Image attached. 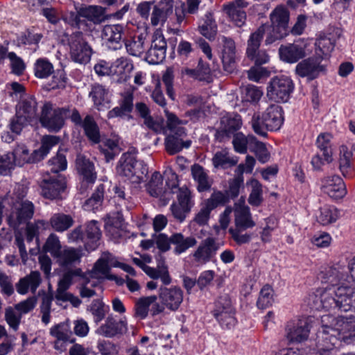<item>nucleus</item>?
Returning <instances> with one entry per match:
<instances>
[{"instance_id": "f257e3e1", "label": "nucleus", "mask_w": 355, "mask_h": 355, "mask_svg": "<svg viewBox=\"0 0 355 355\" xmlns=\"http://www.w3.org/2000/svg\"><path fill=\"white\" fill-rule=\"evenodd\" d=\"M62 19L70 27L80 30L73 33L68 38L71 59L80 64L88 63L93 51L83 31L92 32L96 25L104 22L107 19L106 8L101 6L81 5L76 7L75 12H69Z\"/></svg>"}, {"instance_id": "f03ea898", "label": "nucleus", "mask_w": 355, "mask_h": 355, "mask_svg": "<svg viewBox=\"0 0 355 355\" xmlns=\"http://www.w3.org/2000/svg\"><path fill=\"white\" fill-rule=\"evenodd\" d=\"M317 310H339L347 312L355 307V288L350 286L318 288L309 297Z\"/></svg>"}, {"instance_id": "7ed1b4c3", "label": "nucleus", "mask_w": 355, "mask_h": 355, "mask_svg": "<svg viewBox=\"0 0 355 355\" xmlns=\"http://www.w3.org/2000/svg\"><path fill=\"white\" fill-rule=\"evenodd\" d=\"M344 318H336L331 314L321 316V329L318 330L316 339V355H331L332 350L339 341L340 329Z\"/></svg>"}, {"instance_id": "20e7f679", "label": "nucleus", "mask_w": 355, "mask_h": 355, "mask_svg": "<svg viewBox=\"0 0 355 355\" xmlns=\"http://www.w3.org/2000/svg\"><path fill=\"white\" fill-rule=\"evenodd\" d=\"M101 235L100 223L93 220L85 223L84 227H76L67 236L69 243L83 246L85 250L90 252L98 248Z\"/></svg>"}, {"instance_id": "39448f33", "label": "nucleus", "mask_w": 355, "mask_h": 355, "mask_svg": "<svg viewBox=\"0 0 355 355\" xmlns=\"http://www.w3.org/2000/svg\"><path fill=\"white\" fill-rule=\"evenodd\" d=\"M40 115L35 98L33 96L24 97L16 106V114L10 121V128L12 132L19 134L28 123L38 120Z\"/></svg>"}, {"instance_id": "423d86ee", "label": "nucleus", "mask_w": 355, "mask_h": 355, "mask_svg": "<svg viewBox=\"0 0 355 355\" xmlns=\"http://www.w3.org/2000/svg\"><path fill=\"white\" fill-rule=\"evenodd\" d=\"M283 122V110L278 105H270L261 116L254 114L251 120L253 130L262 137L267 136V130H278Z\"/></svg>"}, {"instance_id": "0eeeda50", "label": "nucleus", "mask_w": 355, "mask_h": 355, "mask_svg": "<svg viewBox=\"0 0 355 355\" xmlns=\"http://www.w3.org/2000/svg\"><path fill=\"white\" fill-rule=\"evenodd\" d=\"M289 11L284 6H277L270 15L271 24H263L266 26V37L265 44H271L277 40H280L289 33Z\"/></svg>"}, {"instance_id": "6e6552de", "label": "nucleus", "mask_w": 355, "mask_h": 355, "mask_svg": "<svg viewBox=\"0 0 355 355\" xmlns=\"http://www.w3.org/2000/svg\"><path fill=\"white\" fill-rule=\"evenodd\" d=\"M69 114V106L53 108L51 103L46 102L42 107L38 119L42 127L51 132H57L64 126Z\"/></svg>"}, {"instance_id": "1a4fd4ad", "label": "nucleus", "mask_w": 355, "mask_h": 355, "mask_svg": "<svg viewBox=\"0 0 355 355\" xmlns=\"http://www.w3.org/2000/svg\"><path fill=\"white\" fill-rule=\"evenodd\" d=\"M211 313L223 329H231L237 323L236 309L230 297L227 294L220 295L217 299Z\"/></svg>"}, {"instance_id": "9d476101", "label": "nucleus", "mask_w": 355, "mask_h": 355, "mask_svg": "<svg viewBox=\"0 0 355 355\" xmlns=\"http://www.w3.org/2000/svg\"><path fill=\"white\" fill-rule=\"evenodd\" d=\"M266 26H260L250 34L247 42L246 55L257 66L267 63L270 59L265 50L259 49L261 42L266 34Z\"/></svg>"}, {"instance_id": "9b49d317", "label": "nucleus", "mask_w": 355, "mask_h": 355, "mask_svg": "<svg viewBox=\"0 0 355 355\" xmlns=\"http://www.w3.org/2000/svg\"><path fill=\"white\" fill-rule=\"evenodd\" d=\"M294 89L292 80L286 76L272 78L267 87V95L276 102L285 103L289 99Z\"/></svg>"}, {"instance_id": "f8f14e48", "label": "nucleus", "mask_w": 355, "mask_h": 355, "mask_svg": "<svg viewBox=\"0 0 355 355\" xmlns=\"http://www.w3.org/2000/svg\"><path fill=\"white\" fill-rule=\"evenodd\" d=\"M41 194L47 199L61 198L67 187L66 178L63 175H51L46 171L40 183Z\"/></svg>"}, {"instance_id": "ddd939ff", "label": "nucleus", "mask_w": 355, "mask_h": 355, "mask_svg": "<svg viewBox=\"0 0 355 355\" xmlns=\"http://www.w3.org/2000/svg\"><path fill=\"white\" fill-rule=\"evenodd\" d=\"M331 135L328 133H321L316 140V146L319 150L311 159V165L314 170L320 171L322 166L332 162L333 150Z\"/></svg>"}, {"instance_id": "4468645a", "label": "nucleus", "mask_w": 355, "mask_h": 355, "mask_svg": "<svg viewBox=\"0 0 355 355\" xmlns=\"http://www.w3.org/2000/svg\"><path fill=\"white\" fill-rule=\"evenodd\" d=\"M178 202H173L171 210L175 218L182 222L194 205L193 196L187 187H182L177 193Z\"/></svg>"}, {"instance_id": "2eb2a0df", "label": "nucleus", "mask_w": 355, "mask_h": 355, "mask_svg": "<svg viewBox=\"0 0 355 355\" xmlns=\"http://www.w3.org/2000/svg\"><path fill=\"white\" fill-rule=\"evenodd\" d=\"M166 41L160 31H155L152 36L150 48L146 53L145 60L149 64H158L166 58Z\"/></svg>"}, {"instance_id": "dca6fc26", "label": "nucleus", "mask_w": 355, "mask_h": 355, "mask_svg": "<svg viewBox=\"0 0 355 355\" xmlns=\"http://www.w3.org/2000/svg\"><path fill=\"white\" fill-rule=\"evenodd\" d=\"M35 207L32 202L25 200L15 202L8 217V223L14 228L28 223L33 216Z\"/></svg>"}, {"instance_id": "f3484780", "label": "nucleus", "mask_w": 355, "mask_h": 355, "mask_svg": "<svg viewBox=\"0 0 355 355\" xmlns=\"http://www.w3.org/2000/svg\"><path fill=\"white\" fill-rule=\"evenodd\" d=\"M158 297L167 309L175 311L183 301V291L177 286L171 287L162 286L159 288Z\"/></svg>"}, {"instance_id": "a211bd4d", "label": "nucleus", "mask_w": 355, "mask_h": 355, "mask_svg": "<svg viewBox=\"0 0 355 355\" xmlns=\"http://www.w3.org/2000/svg\"><path fill=\"white\" fill-rule=\"evenodd\" d=\"M221 60L225 71L231 73L235 68L237 49L234 40L230 37H220Z\"/></svg>"}, {"instance_id": "6ab92c4d", "label": "nucleus", "mask_w": 355, "mask_h": 355, "mask_svg": "<svg viewBox=\"0 0 355 355\" xmlns=\"http://www.w3.org/2000/svg\"><path fill=\"white\" fill-rule=\"evenodd\" d=\"M219 249V244L213 237L203 240L193 254L194 261L198 264H205L211 261Z\"/></svg>"}, {"instance_id": "aec40b11", "label": "nucleus", "mask_w": 355, "mask_h": 355, "mask_svg": "<svg viewBox=\"0 0 355 355\" xmlns=\"http://www.w3.org/2000/svg\"><path fill=\"white\" fill-rule=\"evenodd\" d=\"M306 44L304 41L281 45L279 49L280 59L288 63H295L306 55Z\"/></svg>"}, {"instance_id": "412c9836", "label": "nucleus", "mask_w": 355, "mask_h": 355, "mask_svg": "<svg viewBox=\"0 0 355 355\" xmlns=\"http://www.w3.org/2000/svg\"><path fill=\"white\" fill-rule=\"evenodd\" d=\"M321 61L315 55L304 59L296 65L295 73L300 77L313 80L320 72L324 71V67L321 64Z\"/></svg>"}, {"instance_id": "4be33fe9", "label": "nucleus", "mask_w": 355, "mask_h": 355, "mask_svg": "<svg viewBox=\"0 0 355 355\" xmlns=\"http://www.w3.org/2000/svg\"><path fill=\"white\" fill-rule=\"evenodd\" d=\"M286 337L290 342L301 343L309 337V322L307 319H301L296 322L291 321L286 325Z\"/></svg>"}, {"instance_id": "5701e85b", "label": "nucleus", "mask_w": 355, "mask_h": 355, "mask_svg": "<svg viewBox=\"0 0 355 355\" xmlns=\"http://www.w3.org/2000/svg\"><path fill=\"white\" fill-rule=\"evenodd\" d=\"M76 166L83 178L81 190L85 184L94 183L97 178V173L94 163L89 158L83 155H78L76 159Z\"/></svg>"}, {"instance_id": "b1692460", "label": "nucleus", "mask_w": 355, "mask_h": 355, "mask_svg": "<svg viewBox=\"0 0 355 355\" xmlns=\"http://www.w3.org/2000/svg\"><path fill=\"white\" fill-rule=\"evenodd\" d=\"M348 277L347 271L344 266L338 264L329 267L324 272H321V281L328 284L327 287L337 288L340 286H346L343 282Z\"/></svg>"}, {"instance_id": "393cba45", "label": "nucleus", "mask_w": 355, "mask_h": 355, "mask_svg": "<svg viewBox=\"0 0 355 355\" xmlns=\"http://www.w3.org/2000/svg\"><path fill=\"white\" fill-rule=\"evenodd\" d=\"M248 5L245 0H234L229 4L224 5L223 10L236 26L241 27L246 21V12L244 9Z\"/></svg>"}, {"instance_id": "a878e982", "label": "nucleus", "mask_w": 355, "mask_h": 355, "mask_svg": "<svg viewBox=\"0 0 355 355\" xmlns=\"http://www.w3.org/2000/svg\"><path fill=\"white\" fill-rule=\"evenodd\" d=\"M125 27L122 24L105 25L102 31V38L107 42L110 49L117 50L122 47Z\"/></svg>"}, {"instance_id": "bb28decb", "label": "nucleus", "mask_w": 355, "mask_h": 355, "mask_svg": "<svg viewBox=\"0 0 355 355\" xmlns=\"http://www.w3.org/2000/svg\"><path fill=\"white\" fill-rule=\"evenodd\" d=\"M324 193L334 199L343 198L347 193V189L343 179L338 175L327 177L322 181Z\"/></svg>"}, {"instance_id": "cd10ccee", "label": "nucleus", "mask_w": 355, "mask_h": 355, "mask_svg": "<svg viewBox=\"0 0 355 355\" xmlns=\"http://www.w3.org/2000/svg\"><path fill=\"white\" fill-rule=\"evenodd\" d=\"M173 0H160L153 5L150 21L153 26L164 23L168 17L173 13Z\"/></svg>"}, {"instance_id": "c85d7f7f", "label": "nucleus", "mask_w": 355, "mask_h": 355, "mask_svg": "<svg viewBox=\"0 0 355 355\" xmlns=\"http://www.w3.org/2000/svg\"><path fill=\"white\" fill-rule=\"evenodd\" d=\"M220 131L217 132V137L222 139L224 136L230 137L237 132L242 125L241 116L236 113H229L223 116L220 119Z\"/></svg>"}, {"instance_id": "c756f323", "label": "nucleus", "mask_w": 355, "mask_h": 355, "mask_svg": "<svg viewBox=\"0 0 355 355\" xmlns=\"http://www.w3.org/2000/svg\"><path fill=\"white\" fill-rule=\"evenodd\" d=\"M127 330V321L125 319L116 320L109 315L105 323L99 327L97 333L105 337L111 338L117 334H121Z\"/></svg>"}, {"instance_id": "7c9ffc66", "label": "nucleus", "mask_w": 355, "mask_h": 355, "mask_svg": "<svg viewBox=\"0 0 355 355\" xmlns=\"http://www.w3.org/2000/svg\"><path fill=\"white\" fill-rule=\"evenodd\" d=\"M137 159L136 157L130 153H125L120 157L116 167V173L121 177H125L128 180H137L132 175L134 167L136 166Z\"/></svg>"}, {"instance_id": "2f4dec72", "label": "nucleus", "mask_w": 355, "mask_h": 355, "mask_svg": "<svg viewBox=\"0 0 355 355\" xmlns=\"http://www.w3.org/2000/svg\"><path fill=\"white\" fill-rule=\"evenodd\" d=\"M82 249L65 246L55 258L58 265L67 268L80 261Z\"/></svg>"}, {"instance_id": "473e14b6", "label": "nucleus", "mask_w": 355, "mask_h": 355, "mask_svg": "<svg viewBox=\"0 0 355 355\" xmlns=\"http://www.w3.org/2000/svg\"><path fill=\"white\" fill-rule=\"evenodd\" d=\"M41 282L40 273L38 271H32L29 275L19 280L15 285L16 290L21 295L26 294L29 289L33 293H35Z\"/></svg>"}, {"instance_id": "72a5a7b5", "label": "nucleus", "mask_w": 355, "mask_h": 355, "mask_svg": "<svg viewBox=\"0 0 355 355\" xmlns=\"http://www.w3.org/2000/svg\"><path fill=\"white\" fill-rule=\"evenodd\" d=\"M89 96L98 110L108 107L110 103L108 89L98 83L92 85Z\"/></svg>"}, {"instance_id": "f704fd0d", "label": "nucleus", "mask_w": 355, "mask_h": 355, "mask_svg": "<svg viewBox=\"0 0 355 355\" xmlns=\"http://www.w3.org/2000/svg\"><path fill=\"white\" fill-rule=\"evenodd\" d=\"M146 35V33H141L123 40L125 47L129 55L140 57L144 53Z\"/></svg>"}, {"instance_id": "c9c22d12", "label": "nucleus", "mask_w": 355, "mask_h": 355, "mask_svg": "<svg viewBox=\"0 0 355 355\" xmlns=\"http://www.w3.org/2000/svg\"><path fill=\"white\" fill-rule=\"evenodd\" d=\"M60 142V138L57 136H46L42 140V145L37 150H35L30 155V163H36L43 159L49 153L51 148Z\"/></svg>"}, {"instance_id": "e433bc0d", "label": "nucleus", "mask_w": 355, "mask_h": 355, "mask_svg": "<svg viewBox=\"0 0 355 355\" xmlns=\"http://www.w3.org/2000/svg\"><path fill=\"white\" fill-rule=\"evenodd\" d=\"M146 189L149 195L154 198H159L162 200L166 199L167 191L164 190L163 178L159 172L155 171L146 184Z\"/></svg>"}, {"instance_id": "4c0bfd02", "label": "nucleus", "mask_w": 355, "mask_h": 355, "mask_svg": "<svg viewBox=\"0 0 355 355\" xmlns=\"http://www.w3.org/2000/svg\"><path fill=\"white\" fill-rule=\"evenodd\" d=\"M171 243L174 245L175 254H181L190 248L197 244V240L194 236H184L182 233H173L171 235Z\"/></svg>"}, {"instance_id": "58836bf2", "label": "nucleus", "mask_w": 355, "mask_h": 355, "mask_svg": "<svg viewBox=\"0 0 355 355\" xmlns=\"http://www.w3.org/2000/svg\"><path fill=\"white\" fill-rule=\"evenodd\" d=\"M81 128L92 144H98L101 142L100 129L92 115L87 114L85 116Z\"/></svg>"}, {"instance_id": "ea45409f", "label": "nucleus", "mask_w": 355, "mask_h": 355, "mask_svg": "<svg viewBox=\"0 0 355 355\" xmlns=\"http://www.w3.org/2000/svg\"><path fill=\"white\" fill-rule=\"evenodd\" d=\"M133 110V96L125 94L119 101V105L114 107L107 112V118L125 117Z\"/></svg>"}, {"instance_id": "a19ab883", "label": "nucleus", "mask_w": 355, "mask_h": 355, "mask_svg": "<svg viewBox=\"0 0 355 355\" xmlns=\"http://www.w3.org/2000/svg\"><path fill=\"white\" fill-rule=\"evenodd\" d=\"M182 137L175 133L168 135L164 139L165 148L169 155H175L180 152L183 148H189L191 145V140L183 141Z\"/></svg>"}, {"instance_id": "79ce46f5", "label": "nucleus", "mask_w": 355, "mask_h": 355, "mask_svg": "<svg viewBox=\"0 0 355 355\" xmlns=\"http://www.w3.org/2000/svg\"><path fill=\"white\" fill-rule=\"evenodd\" d=\"M238 162L239 157L237 156L231 155L227 149H222L220 151H217L212 158L214 166L223 169L236 166Z\"/></svg>"}, {"instance_id": "37998d69", "label": "nucleus", "mask_w": 355, "mask_h": 355, "mask_svg": "<svg viewBox=\"0 0 355 355\" xmlns=\"http://www.w3.org/2000/svg\"><path fill=\"white\" fill-rule=\"evenodd\" d=\"M191 175L194 180L197 182V189L199 192L209 191L211 187V182L204 168L198 164H195L191 166Z\"/></svg>"}, {"instance_id": "c03bdc74", "label": "nucleus", "mask_w": 355, "mask_h": 355, "mask_svg": "<svg viewBox=\"0 0 355 355\" xmlns=\"http://www.w3.org/2000/svg\"><path fill=\"white\" fill-rule=\"evenodd\" d=\"M134 69V65L130 59L127 57H121L112 62V75L121 76V79L126 81L129 74Z\"/></svg>"}, {"instance_id": "a18cd8bd", "label": "nucleus", "mask_w": 355, "mask_h": 355, "mask_svg": "<svg viewBox=\"0 0 355 355\" xmlns=\"http://www.w3.org/2000/svg\"><path fill=\"white\" fill-rule=\"evenodd\" d=\"M235 214V229L247 230L255 226L252 219L251 213L248 207H242L236 209Z\"/></svg>"}, {"instance_id": "49530a36", "label": "nucleus", "mask_w": 355, "mask_h": 355, "mask_svg": "<svg viewBox=\"0 0 355 355\" xmlns=\"http://www.w3.org/2000/svg\"><path fill=\"white\" fill-rule=\"evenodd\" d=\"M164 112L166 117V128L180 137L186 136V129L180 125L187 124L188 121L180 119L174 113L170 112L167 108H165Z\"/></svg>"}, {"instance_id": "de8ad7c7", "label": "nucleus", "mask_w": 355, "mask_h": 355, "mask_svg": "<svg viewBox=\"0 0 355 355\" xmlns=\"http://www.w3.org/2000/svg\"><path fill=\"white\" fill-rule=\"evenodd\" d=\"M48 223L55 231L62 232L69 229L74 221L70 215L58 213L54 214Z\"/></svg>"}, {"instance_id": "09e8293b", "label": "nucleus", "mask_w": 355, "mask_h": 355, "mask_svg": "<svg viewBox=\"0 0 355 355\" xmlns=\"http://www.w3.org/2000/svg\"><path fill=\"white\" fill-rule=\"evenodd\" d=\"M105 187L103 184H98L94 191L92 196L88 198L83 205V208L86 211H95L102 206Z\"/></svg>"}, {"instance_id": "8fccbe9b", "label": "nucleus", "mask_w": 355, "mask_h": 355, "mask_svg": "<svg viewBox=\"0 0 355 355\" xmlns=\"http://www.w3.org/2000/svg\"><path fill=\"white\" fill-rule=\"evenodd\" d=\"M98 144V149L107 162L112 160L121 152L117 140L106 139Z\"/></svg>"}, {"instance_id": "3c124183", "label": "nucleus", "mask_w": 355, "mask_h": 355, "mask_svg": "<svg viewBox=\"0 0 355 355\" xmlns=\"http://www.w3.org/2000/svg\"><path fill=\"white\" fill-rule=\"evenodd\" d=\"M246 184L251 187L248 200V203L253 207L260 206L263 201L262 184L254 178H251Z\"/></svg>"}, {"instance_id": "603ef678", "label": "nucleus", "mask_w": 355, "mask_h": 355, "mask_svg": "<svg viewBox=\"0 0 355 355\" xmlns=\"http://www.w3.org/2000/svg\"><path fill=\"white\" fill-rule=\"evenodd\" d=\"M315 56L322 60L328 58L335 47V40L322 37L315 42Z\"/></svg>"}, {"instance_id": "864d4df0", "label": "nucleus", "mask_w": 355, "mask_h": 355, "mask_svg": "<svg viewBox=\"0 0 355 355\" xmlns=\"http://www.w3.org/2000/svg\"><path fill=\"white\" fill-rule=\"evenodd\" d=\"M33 72L37 78L44 79L54 73V67L47 58H40L34 63Z\"/></svg>"}, {"instance_id": "5fc2aeb1", "label": "nucleus", "mask_w": 355, "mask_h": 355, "mask_svg": "<svg viewBox=\"0 0 355 355\" xmlns=\"http://www.w3.org/2000/svg\"><path fill=\"white\" fill-rule=\"evenodd\" d=\"M340 217V211L334 206H324L317 216L318 222L322 225L335 223Z\"/></svg>"}, {"instance_id": "6e6d98bb", "label": "nucleus", "mask_w": 355, "mask_h": 355, "mask_svg": "<svg viewBox=\"0 0 355 355\" xmlns=\"http://www.w3.org/2000/svg\"><path fill=\"white\" fill-rule=\"evenodd\" d=\"M232 135V144L236 153L245 154L247 153L248 148L250 150L252 145L251 141L252 143L254 141L251 139H254V136L248 135L246 137L242 132H236Z\"/></svg>"}, {"instance_id": "4d7b16f0", "label": "nucleus", "mask_w": 355, "mask_h": 355, "mask_svg": "<svg viewBox=\"0 0 355 355\" xmlns=\"http://www.w3.org/2000/svg\"><path fill=\"white\" fill-rule=\"evenodd\" d=\"M48 227L49 223L44 220H37L35 223H28L26 227V241L31 243L35 239L37 243L39 241L40 231L46 230Z\"/></svg>"}, {"instance_id": "13d9d810", "label": "nucleus", "mask_w": 355, "mask_h": 355, "mask_svg": "<svg viewBox=\"0 0 355 355\" xmlns=\"http://www.w3.org/2000/svg\"><path fill=\"white\" fill-rule=\"evenodd\" d=\"M157 268H154V275H149V277L153 279H160L164 285H168L171 283V277L168 270V266L165 263L164 259L159 256L157 259Z\"/></svg>"}, {"instance_id": "bf43d9fd", "label": "nucleus", "mask_w": 355, "mask_h": 355, "mask_svg": "<svg viewBox=\"0 0 355 355\" xmlns=\"http://www.w3.org/2000/svg\"><path fill=\"white\" fill-rule=\"evenodd\" d=\"M157 300V296L155 295L139 298L135 304V315L140 319L146 318L150 311L149 306Z\"/></svg>"}, {"instance_id": "052dcab7", "label": "nucleus", "mask_w": 355, "mask_h": 355, "mask_svg": "<svg viewBox=\"0 0 355 355\" xmlns=\"http://www.w3.org/2000/svg\"><path fill=\"white\" fill-rule=\"evenodd\" d=\"M48 167L49 173L51 175H60V171H64L67 166V162L65 155L58 151L57 155L52 157L48 162Z\"/></svg>"}, {"instance_id": "680f3d73", "label": "nucleus", "mask_w": 355, "mask_h": 355, "mask_svg": "<svg viewBox=\"0 0 355 355\" xmlns=\"http://www.w3.org/2000/svg\"><path fill=\"white\" fill-rule=\"evenodd\" d=\"M273 294L274 291L270 285L266 284L263 286L260 291L257 302V307L260 309H266L272 306L274 301Z\"/></svg>"}, {"instance_id": "e2e57ef3", "label": "nucleus", "mask_w": 355, "mask_h": 355, "mask_svg": "<svg viewBox=\"0 0 355 355\" xmlns=\"http://www.w3.org/2000/svg\"><path fill=\"white\" fill-rule=\"evenodd\" d=\"M110 269L111 266L99 258L94 266L92 277H103L109 280H116V276L110 273Z\"/></svg>"}, {"instance_id": "0e129e2a", "label": "nucleus", "mask_w": 355, "mask_h": 355, "mask_svg": "<svg viewBox=\"0 0 355 355\" xmlns=\"http://www.w3.org/2000/svg\"><path fill=\"white\" fill-rule=\"evenodd\" d=\"M353 152L346 146H341L340 148V168L343 174L345 175L352 166Z\"/></svg>"}, {"instance_id": "69168bd1", "label": "nucleus", "mask_w": 355, "mask_h": 355, "mask_svg": "<svg viewBox=\"0 0 355 355\" xmlns=\"http://www.w3.org/2000/svg\"><path fill=\"white\" fill-rule=\"evenodd\" d=\"M43 250L49 252L55 259L62 250V245L59 237L54 233H51L47 238L43 245Z\"/></svg>"}, {"instance_id": "338daca9", "label": "nucleus", "mask_w": 355, "mask_h": 355, "mask_svg": "<svg viewBox=\"0 0 355 355\" xmlns=\"http://www.w3.org/2000/svg\"><path fill=\"white\" fill-rule=\"evenodd\" d=\"M228 202V196L221 191H216L213 192L203 203L212 211L218 206H224Z\"/></svg>"}, {"instance_id": "774afa93", "label": "nucleus", "mask_w": 355, "mask_h": 355, "mask_svg": "<svg viewBox=\"0 0 355 355\" xmlns=\"http://www.w3.org/2000/svg\"><path fill=\"white\" fill-rule=\"evenodd\" d=\"M340 336H338L339 340H343L345 343H349L355 340V319L347 321L344 320L341 323Z\"/></svg>"}]
</instances>
